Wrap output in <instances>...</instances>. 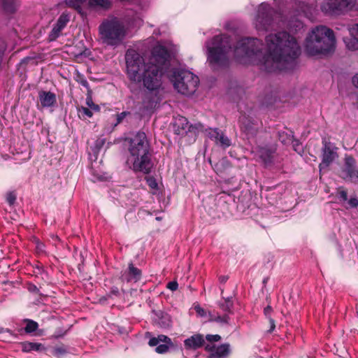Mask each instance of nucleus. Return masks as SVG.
<instances>
[{
	"label": "nucleus",
	"mask_w": 358,
	"mask_h": 358,
	"mask_svg": "<svg viewBox=\"0 0 358 358\" xmlns=\"http://www.w3.org/2000/svg\"><path fill=\"white\" fill-rule=\"evenodd\" d=\"M228 280V277L225 275H222L219 278V280L221 283H224Z\"/></svg>",
	"instance_id": "obj_49"
},
{
	"label": "nucleus",
	"mask_w": 358,
	"mask_h": 358,
	"mask_svg": "<svg viewBox=\"0 0 358 358\" xmlns=\"http://www.w3.org/2000/svg\"><path fill=\"white\" fill-rule=\"evenodd\" d=\"M336 36L334 31L324 25L312 28L304 41V50L309 56L328 55L336 49Z\"/></svg>",
	"instance_id": "obj_5"
},
{
	"label": "nucleus",
	"mask_w": 358,
	"mask_h": 358,
	"mask_svg": "<svg viewBox=\"0 0 358 358\" xmlns=\"http://www.w3.org/2000/svg\"><path fill=\"white\" fill-rule=\"evenodd\" d=\"M20 345L24 352H30L31 351L40 352L45 349L43 345L39 343L24 341L22 342Z\"/></svg>",
	"instance_id": "obj_21"
},
{
	"label": "nucleus",
	"mask_w": 358,
	"mask_h": 358,
	"mask_svg": "<svg viewBox=\"0 0 358 358\" xmlns=\"http://www.w3.org/2000/svg\"><path fill=\"white\" fill-rule=\"evenodd\" d=\"M206 338L208 341H210V342H217L221 339V337L217 334H215V335L208 334L206 336Z\"/></svg>",
	"instance_id": "obj_38"
},
{
	"label": "nucleus",
	"mask_w": 358,
	"mask_h": 358,
	"mask_svg": "<svg viewBox=\"0 0 358 358\" xmlns=\"http://www.w3.org/2000/svg\"><path fill=\"white\" fill-rule=\"evenodd\" d=\"M338 197L341 199L343 201L348 200V194L347 192L345 190H341L338 192Z\"/></svg>",
	"instance_id": "obj_43"
},
{
	"label": "nucleus",
	"mask_w": 358,
	"mask_h": 358,
	"mask_svg": "<svg viewBox=\"0 0 358 358\" xmlns=\"http://www.w3.org/2000/svg\"><path fill=\"white\" fill-rule=\"evenodd\" d=\"M297 146H299V144H296V146H295V145H293V147H295L294 148V150L297 151Z\"/></svg>",
	"instance_id": "obj_54"
},
{
	"label": "nucleus",
	"mask_w": 358,
	"mask_h": 358,
	"mask_svg": "<svg viewBox=\"0 0 358 358\" xmlns=\"http://www.w3.org/2000/svg\"><path fill=\"white\" fill-rule=\"evenodd\" d=\"M27 289L29 292H30L31 293H36V294L39 293L38 288L35 285H34L32 283H29L27 285Z\"/></svg>",
	"instance_id": "obj_39"
},
{
	"label": "nucleus",
	"mask_w": 358,
	"mask_h": 358,
	"mask_svg": "<svg viewBox=\"0 0 358 358\" xmlns=\"http://www.w3.org/2000/svg\"><path fill=\"white\" fill-rule=\"evenodd\" d=\"M70 20L69 14L63 13L57 20L56 24L54 25L52 29L49 34L48 38L50 41L56 40L60 35L62 30L66 26Z\"/></svg>",
	"instance_id": "obj_13"
},
{
	"label": "nucleus",
	"mask_w": 358,
	"mask_h": 358,
	"mask_svg": "<svg viewBox=\"0 0 358 358\" xmlns=\"http://www.w3.org/2000/svg\"><path fill=\"white\" fill-rule=\"evenodd\" d=\"M239 127L248 139L253 138L258 131L257 120L245 113L241 114L238 120Z\"/></svg>",
	"instance_id": "obj_9"
},
{
	"label": "nucleus",
	"mask_w": 358,
	"mask_h": 358,
	"mask_svg": "<svg viewBox=\"0 0 358 358\" xmlns=\"http://www.w3.org/2000/svg\"><path fill=\"white\" fill-rule=\"evenodd\" d=\"M172 345H169L167 343H159L157 345H156L157 347L155 348V351L159 354L166 353L169 350V348L171 347Z\"/></svg>",
	"instance_id": "obj_32"
},
{
	"label": "nucleus",
	"mask_w": 358,
	"mask_h": 358,
	"mask_svg": "<svg viewBox=\"0 0 358 358\" xmlns=\"http://www.w3.org/2000/svg\"><path fill=\"white\" fill-rule=\"evenodd\" d=\"M222 131L219 130L218 129H212L209 128L206 130V134L207 136L212 141H215V143H218V140L222 134Z\"/></svg>",
	"instance_id": "obj_26"
},
{
	"label": "nucleus",
	"mask_w": 358,
	"mask_h": 358,
	"mask_svg": "<svg viewBox=\"0 0 358 358\" xmlns=\"http://www.w3.org/2000/svg\"><path fill=\"white\" fill-rule=\"evenodd\" d=\"M141 271L131 263L129 264L128 269L122 273L121 278L127 282H137L141 280Z\"/></svg>",
	"instance_id": "obj_14"
},
{
	"label": "nucleus",
	"mask_w": 358,
	"mask_h": 358,
	"mask_svg": "<svg viewBox=\"0 0 358 358\" xmlns=\"http://www.w3.org/2000/svg\"><path fill=\"white\" fill-rule=\"evenodd\" d=\"M78 116L80 118L85 119L86 117H92L93 113L90 108L80 106L78 108Z\"/></svg>",
	"instance_id": "obj_29"
},
{
	"label": "nucleus",
	"mask_w": 358,
	"mask_h": 358,
	"mask_svg": "<svg viewBox=\"0 0 358 358\" xmlns=\"http://www.w3.org/2000/svg\"><path fill=\"white\" fill-rule=\"evenodd\" d=\"M103 144H104V140L103 139H101V140L96 141V145H102Z\"/></svg>",
	"instance_id": "obj_51"
},
{
	"label": "nucleus",
	"mask_w": 358,
	"mask_h": 358,
	"mask_svg": "<svg viewBox=\"0 0 358 358\" xmlns=\"http://www.w3.org/2000/svg\"><path fill=\"white\" fill-rule=\"evenodd\" d=\"M348 29L350 35L355 36L358 38V23L349 26Z\"/></svg>",
	"instance_id": "obj_35"
},
{
	"label": "nucleus",
	"mask_w": 358,
	"mask_h": 358,
	"mask_svg": "<svg viewBox=\"0 0 358 358\" xmlns=\"http://www.w3.org/2000/svg\"><path fill=\"white\" fill-rule=\"evenodd\" d=\"M2 6L7 13H14L17 8L16 0H2Z\"/></svg>",
	"instance_id": "obj_25"
},
{
	"label": "nucleus",
	"mask_w": 358,
	"mask_h": 358,
	"mask_svg": "<svg viewBox=\"0 0 358 358\" xmlns=\"http://www.w3.org/2000/svg\"><path fill=\"white\" fill-rule=\"evenodd\" d=\"M266 42V50L263 54L262 43L256 38H242L232 48L231 39L227 36H215L206 43L208 62L216 69L227 65L231 55L240 62L248 59L261 65L265 71L273 72L291 69L301 54L297 40L286 31L268 35Z\"/></svg>",
	"instance_id": "obj_1"
},
{
	"label": "nucleus",
	"mask_w": 358,
	"mask_h": 358,
	"mask_svg": "<svg viewBox=\"0 0 358 358\" xmlns=\"http://www.w3.org/2000/svg\"><path fill=\"white\" fill-rule=\"evenodd\" d=\"M173 126L175 132L178 135H182L188 129V121L185 117L179 116L176 118Z\"/></svg>",
	"instance_id": "obj_20"
},
{
	"label": "nucleus",
	"mask_w": 358,
	"mask_h": 358,
	"mask_svg": "<svg viewBox=\"0 0 358 358\" xmlns=\"http://www.w3.org/2000/svg\"><path fill=\"white\" fill-rule=\"evenodd\" d=\"M161 343H162L163 344L167 343L169 345H173L171 339L167 336L163 334L159 335L157 337H153L150 338L148 342V344L150 346H156Z\"/></svg>",
	"instance_id": "obj_24"
},
{
	"label": "nucleus",
	"mask_w": 358,
	"mask_h": 358,
	"mask_svg": "<svg viewBox=\"0 0 358 358\" xmlns=\"http://www.w3.org/2000/svg\"><path fill=\"white\" fill-rule=\"evenodd\" d=\"M2 332H3V329L1 328V329H0V333H2Z\"/></svg>",
	"instance_id": "obj_56"
},
{
	"label": "nucleus",
	"mask_w": 358,
	"mask_h": 358,
	"mask_svg": "<svg viewBox=\"0 0 358 358\" xmlns=\"http://www.w3.org/2000/svg\"><path fill=\"white\" fill-rule=\"evenodd\" d=\"M15 199H16V197L13 194H10L7 197V201L9 203V204H10V205L14 203Z\"/></svg>",
	"instance_id": "obj_45"
},
{
	"label": "nucleus",
	"mask_w": 358,
	"mask_h": 358,
	"mask_svg": "<svg viewBox=\"0 0 358 358\" xmlns=\"http://www.w3.org/2000/svg\"><path fill=\"white\" fill-rule=\"evenodd\" d=\"M217 144L220 145L223 148H226L231 145V140L222 132L219 138L218 143Z\"/></svg>",
	"instance_id": "obj_30"
},
{
	"label": "nucleus",
	"mask_w": 358,
	"mask_h": 358,
	"mask_svg": "<svg viewBox=\"0 0 358 358\" xmlns=\"http://www.w3.org/2000/svg\"><path fill=\"white\" fill-rule=\"evenodd\" d=\"M348 203L351 208H357L358 207V199L357 197H351Z\"/></svg>",
	"instance_id": "obj_40"
},
{
	"label": "nucleus",
	"mask_w": 358,
	"mask_h": 358,
	"mask_svg": "<svg viewBox=\"0 0 358 358\" xmlns=\"http://www.w3.org/2000/svg\"><path fill=\"white\" fill-rule=\"evenodd\" d=\"M266 166L273 162L274 151L266 147H258L252 151Z\"/></svg>",
	"instance_id": "obj_17"
},
{
	"label": "nucleus",
	"mask_w": 358,
	"mask_h": 358,
	"mask_svg": "<svg viewBox=\"0 0 358 358\" xmlns=\"http://www.w3.org/2000/svg\"><path fill=\"white\" fill-rule=\"evenodd\" d=\"M146 182L148 186L152 189H157L158 188V184L153 177L146 178Z\"/></svg>",
	"instance_id": "obj_34"
},
{
	"label": "nucleus",
	"mask_w": 358,
	"mask_h": 358,
	"mask_svg": "<svg viewBox=\"0 0 358 358\" xmlns=\"http://www.w3.org/2000/svg\"><path fill=\"white\" fill-rule=\"evenodd\" d=\"M357 9H358V7L357 8Z\"/></svg>",
	"instance_id": "obj_58"
},
{
	"label": "nucleus",
	"mask_w": 358,
	"mask_h": 358,
	"mask_svg": "<svg viewBox=\"0 0 358 358\" xmlns=\"http://www.w3.org/2000/svg\"><path fill=\"white\" fill-rule=\"evenodd\" d=\"M254 24L258 31L286 27L292 31L296 32L303 27V24L298 16H294L287 20L282 13L274 10L266 3H262L259 5Z\"/></svg>",
	"instance_id": "obj_3"
},
{
	"label": "nucleus",
	"mask_w": 358,
	"mask_h": 358,
	"mask_svg": "<svg viewBox=\"0 0 358 358\" xmlns=\"http://www.w3.org/2000/svg\"><path fill=\"white\" fill-rule=\"evenodd\" d=\"M343 42L348 50L355 51L358 50V38L355 36L350 35L344 37Z\"/></svg>",
	"instance_id": "obj_23"
},
{
	"label": "nucleus",
	"mask_w": 358,
	"mask_h": 358,
	"mask_svg": "<svg viewBox=\"0 0 358 358\" xmlns=\"http://www.w3.org/2000/svg\"><path fill=\"white\" fill-rule=\"evenodd\" d=\"M169 78L174 88L180 94L189 96L193 94L199 85V79L197 76L189 71L173 69Z\"/></svg>",
	"instance_id": "obj_7"
},
{
	"label": "nucleus",
	"mask_w": 358,
	"mask_h": 358,
	"mask_svg": "<svg viewBox=\"0 0 358 358\" xmlns=\"http://www.w3.org/2000/svg\"><path fill=\"white\" fill-rule=\"evenodd\" d=\"M297 146H299V144H296V146H295V145H293V147H295L294 148V150L297 151Z\"/></svg>",
	"instance_id": "obj_53"
},
{
	"label": "nucleus",
	"mask_w": 358,
	"mask_h": 358,
	"mask_svg": "<svg viewBox=\"0 0 358 358\" xmlns=\"http://www.w3.org/2000/svg\"><path fill=\"white\" fill-rule=\"evenodd\" d=\"M271 312H272V308L270 306H268L267 307H266L264 308V314L266 316L269 317V315L271 313Z\"/></svg>",
	"instance_id": "obj_46"
},
{
	"label": "nucleus",
	"mask_w": 358,
	"mask_h": 358,
	"mask_svg": "<svg viewBox=\"0 0 358 358\" xmlns=\"http://www.w3.org/2000/svg\"><path fill=\"white\" fill-rule=\"evenodd\" d=\"M166 287L171 291H176L178 287V284L176 281H171L167 284Z\"/></svg>",
	"instance_id": "obj_41"
},
{
	"label": "nucleus",
	"mask_w": 358,
	"mask_h": 358,
	"mask_svg": "<svg viewBox=\"0 0 358 358\" xmlns=\"http://www.w3.org/2000/svg\"><path fill=\"white\" fill-rule=\"evenodd\" d=\"M100 40L103 44L117 47L124 41L127 30L124 24L117 17L104 20L99 27Z\"/></svg>",
	"instance_id": "obj_6"
},
{
	"label": "nucleus",
	"mask_w": 358,
	"mask_h": 358,
	"mask_svg": "<svg viewBox=\"0 0 358 358\" xmlns=\"http://www.w3.org/2000/svg\"><path fill=\"white\" fill-rule=\"evenodd\" d=\"M85 0H66V4L71 8H75L81 15L83 13L81 11V4ZM89 4L92 7H99L103 9H108L110 7V0H89Z\"/></svg>",
	"instance_id": "obj_11"
},
{
	"label": "nucleus",
	"mask_w": 358,
	"mask_h": 358,
	"mask_svg": "<svg viewBox=\"0 0 358 358\" xmlns=\"http://www.w3.org/2000/svg\"><path fill=\"white\" fill-rule=\"evenodd\" d=\"M352 81L353 85L358 89V73L353 76Z\"/></svg>",
	"instance_id": "obj_47"
},
{
	"label": "nucleus",
	"mask_w": 358,
	"mask_h": 358,
	"mask_svg": "<svg viewBox=\"0 0 358 358\" xmlns=\"http://www.w3.org/2000/svg\"><path fill=\"white\" fill-rule=\"evenodd\" d=\"M357 315H358V310H357Z\"/></svg>",
	"instance_id": "obj_57"
},
{
	"label": "nucleus",
	"mask_w": 358,
	"mask_h": 358,
	"mask_svg": "<svg viewBox=\"0 0 358 358\" xmlns=\"http://www.w3.org/2000/svg\"><path fill=\"white\" fill-rule=\"evenodd\" d=\"M297 146H299V144H296V146H295V145H293V147H295L294 148V150L297 151Z\"/></svg>",
	"instance_id": "obj_55"
},
{
	"label": "nucleus",
	"mask_w": 358,
	"mask_h": 358,
	"mask_svg": "<svg viewBox=\"0 0 358 358\" xmlns=\"http://www.w3.org/2000/svg\"><path fill=\"white\" fill-rule=\"evenodd\" d=\"M24 322L27 324L24 328V331L27 334L33 333L36 331L38 328V323L32 320L26 319L24 320Z\"/></svg>",
	"instance_id": "obj_27"
},
{
	"label": "nucleus",
	"mask_w": 358,
	"mask_h": 358,
	"mask_svg": "<svg viewBox=\"0 0 358 358\" xmlns=\"http://www.w3.org/2000/svg\"><path fill=\"white\" fill-rule=\"evenodd\" d=\"M170 54L166 48L157 45L145 61L135 50H128L125 55L127 74L129 79L141 83L147 90L143 105L147 110L157 107L162 99V76L169 65Z\"/></svg>",
	"instance_id": "obj_2"
},
{
	"label": "nucleus",
	"mask_w": 358,
	"mask_h": 358,
	"mask_svg": "<svg viewBox=\"0 0 358 358\" xmlns=\"http://www.w3.org/2000/svg\"><path fill=\"white\" fill-rule=\"evenodd\" d=\"M338 155L337 154V148L334 143L326 141H323L322 162L319 165L320 170L322 171L327 168Z\"/></svg>",
	"instance_id": "obj_10"
},
{
	"label": "nucleus",
	"mask_w": 358,
	"mask_h": 358,
	"mask_svg": "<svg viewBox=\"0 0 358 358\" xmlns=\"http://www.w3.org/2000/svg\"><path fill=\"white\" fill-rule=\"evenodd\" d=\"M210 321L220 323L221 324H227L229 322L230 317L228 314L221 315H212L210 319Z\"/></svg>",
	"instance_id": "obj_28"
},
{
	"label": "nucleus",
	"mask_w": 358,
	"mask_h": 358,
	"mask_svg": "<svg viewBox=\"0 0 358 358\" xmlns=\"http://www.w3.org/2000/svg\"><path fill=\"white\" fill-rule=\"evenodd\" d=\"M86 104L91 110H92L95 112H99L100 110L99 106H98L97 104H95L93 102L91 96H90V95L87 96V97L86 98Z\"/></svg>",
	"instance_id": "obj_31"
},
{
	"label": "nucleus",
	"mask_w": 358,
	"mask_h": 358,
	"mask_svg": "<svg viewBox=\"0 0 358 358\" xmlns=\"http://www.w3.org/2000/svg\"><path fill=\"white\" fill-rule=\"evenodd\" d=\"M129 114V113H128V112H122L119 114H117V115H116L117 122L115 125L116 126L117 124H120L125 118V117Z\"/></svg>",
	"instance_id": "obj_36"
},
{
	"label": "nucleus",
	"mask_w": 358,
	"mask_h": 358,
	"mask_svg": "<svg viewBox=\"0 0 358 358\" xmlns=\"http://www.w3.org/2000/svg\"><path fill=\"white\" fill-rule=\"evenodd\" d=\"M206 348L211 351L210 358H226L230 353V345L227 343L213 346V349L208 348V346Z\"/></svg>",
	"instance_id": "obj_18"
},
{
	"label": "nucleus",
	"mask_w": 358,
	"mask_h": 358,
	"mask_svg": "<svg viewBox=\"0 0 358 358\" xmlns=\"http://www.w3.org/2000/svg\"><path fill=\"white\" fill-rule=\"evenodd\" d=\"M152 319L154 322L162 328H169L172 325L171 316L163 311H153Z\"/></svg>",
	"instance_id": "obj_16"
},
{
	"label": "nucleus",
	"mask_w": 358,
	"mask_h": 358,
	"mask_svg": "<svg viewBox=\"0 0 358 358\" xmlns=\"http://www.w3.org/2000/svg\"><path fill=\"white\" fill-rule=\"evenodd\" d=\"M66 352V349L64 347L60 346L55 348L52 354L54 356L60 357L65 355Z\"/></svg>",
	"instance_id": "obj_33"
},
{
	"label": "nucleus",
	"mask_w": 358,
	"mask_h": 358,
	"mask_svg": "<svg viewBox=\"0 0 358 358\" xmlns=\"http://www.w3.org/2000/svg\"><path fill=\"white\" fill-rule=\"evenodd\" d=\"M356 0H322L320 8L323 13L329 15H338L351 9Z\"/></svg>",
	"instance_id": "obj_8"
},
{
	"label": "nucleus",
	"mask_w": 358,
	"mask_h": 358,
	"mask_svg": "<svg viewBox=\"0 0 358 358\" xmlns=\"http://www.w3.org/2000/svg\"><path fill=\"white\" fill-rule=\"evenodd\" d=\"M39 100L43 107L52 106L56 102L55 94L50 92H41L39 93Z\"/></svg>",
	"instance_id": "obj_19"
},
{
	"label": "nucleus",
	"mask_w": 358,
	"mask_h": 358,
	"mask_svg": "<svg viewBox=\"0 0 358 358\" xmlns=\"http://www.w3.org/2000/svg\"><path fill=\"white\" fill-rule=\"evenodd\" d=\"M218 306L224 312V314L229 315L233 313L234 303L230 297L222 298V300L218 302Z\"/></svg>",
	"instance_id": "obj_22"
},
{
	"label": "nucleus",
	"mask_w": 358,
	"mask_h": 358,
	"mask_svg": "<svg viewBox=\"0 0 358 358\" xmlns=\"http://www.w3.org/2000/svg\"><path fill=\"white\" fill-rule=\"evenodd\" d=\"M276 4H278L280 6V4L287 3L288 0H274Z\"/></svg>",
	"instance_id": "obj_50"
},
{
	"label": "nucleus",
	"mask_w": 358,
	"mask_h": 358,
	"mask_svg": "<svg viewBox=\"0 0 358 358\" xmlns=\"http://www.w3.org/2000/svg\"><path fill=\"white\" fill-rule=\"evenodd\" d=\"M204 343L203 336L200 334H196L184 341V346L187 350H195L201 348Z\"/></svg>",
	"instance_id": "obj_15"
},
{
	"label": "nucleus",
	"mask_w": 358,
	"mask_h": 358,
	"mask_svg": "<svg viewBox=\"0 0 358 358\" xmlns=\"http://www.w3.org/2000/svg\"><path fill=\"white\" fill-rule=\"evenodd\" d=\"M269 322H270V325H271L269 331L271 332L272 331L274 330V329L275 327V321L272 318L269 317Z\"/></svg>",
	"instance_id": "obj_48"
},
{
	"label": "nucleus",
	"mask_w": 358,
	"mask_h": 358,
	"mask_svg": "<svg viewBox=\"0 0 358 358\" xmlns=\"http://www.w3.org/2000/svg\"><path fill=\"white\" fill-rule=\"evenodd\" d=\"M126 164L136 173L148 174L151 172L153 163L149 142L144 132L138 131L129 138Z\"/></svg>",
	"instance_id": "obj_4"
},
{
	"label": "nucleus",
	"mask_w": 358,
	"mask_h": 358,
	"mask_svg": "<svg viewBox=\"0 0 358 358\" xmlns=\"http://www.w3.org/2000/svg\"><path fill=\"white\" fill-rule=\"evenodd\" d=\"M342 176L344 179H358V169L355 167V160L352 157H345V164L342 170Z\"/></svg>",
	"instance_id": "obj_12"
},
{
	"label": "nucleus",
	"mask_w": 358,
	"mask_h": 358,
	"mask_svg": "<svg viewBox=\"0 0 358 358\" xmlns=\"http://www.w3.org/2000/svg\"><path fill=\"white\" fill-rule=\"evenodd\" d=\"M297 146H299V144H296V146H295V145H293V147H295L294 148V150L297 151Z\"/></svg>",
	"instance_id": "obj_52"
},
{
	"label": "nucleus",
	"mask_w": 358,
	"mask_h": 358,
	"mask_svg": "<svg viewBox=\"0 0 358 358\" xmlns=\"http://www.w3.org/2000/svg\"><path fill=\"white\" fill-rule=\"evenodd\" d=\"M6 50V46L3 42L0 41V64L2 61V57L4 52V50Z\"/></svg>",
	"instance_id": "obj_44"
},
{
	"label": "nucleus",
	"mask_w": 358,
	"mask_h": 358,
	"mask_svg": "<svg viewBox=\"0 0 358 358\" xmlns=\"http://www.w3.org/2000/svg\"><path fill=\"white\" fill-rule=\"evenodd\" d=\"M78 82L85 87L88 91H90V85L87 82V80L85 78H80L79 80H78Z\"/></svg>",
	"instance_id": "obj_42"
},
{
	"label": "nucleus",
	"mask_w": 358,
	"mask_h": 358,
	"mask_svg": "<svg viewBox=\"0 0 358 358\" xmlns=\"http://www.w3.org/2000/svg\"><path fill=\"white\" fill-rule=\"evenodd\" d=\"M194 310L196 314L200 317H204L206 315V310L201 308L199 305H196L194 306Z\"/></svg>",
	"instance_id": "obj_37"
}]
</instances>
